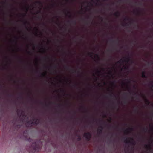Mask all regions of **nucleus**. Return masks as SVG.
<instances>
[{"label": "nucleus", "instance_id": "24", "mask_svg": "<svg viewBox=\"0 0 153 153\" xmlns=\"http://www.w3.org/2000/svg\"><path fill=\"white\" fill-rule=\"evenodd\" d=\"M32 121V120H29L27 121V123L28 124H30V125H31V122Z\"/></svg>", "mask_w": 153, "mask_h": 153}, {"label": "nucleus", "instance_id": "40", "mask_svg": "<svg viewBox=\"0 0 153 153\" xmlns=\"http://www.w3.org/2000/svg\"><path fill=\"white\" fill-rule=\"evenodd\" d=\"M127 87L128 88V91H129L130 90V88L128 86V85H127Z\"/></svg>", "mask_w": 153, "mask_h": 153}, {"label": "nucleus", "instance_id": "18", "mask_svg": "<svg viewBox=\"0 0 153 153\" xmlns=\"http://www.w3.org/2000/svg\"><path fill=\"white\" fill-rule=\"evenodd\" d=\"M148 65H151L153 64V62L152 61H151V62H148Z\"/></svg>", "mask_w": 153, "mask_h": 153}, {"label": "nucleus", "instance_id": "28", "mask_svg": "<svg viewBox=\"0 0 153 153\" xmlns=\"http://www.w3.org/2000/svg\"><path fill=\"white\" fill-rule=\"evenodd\" d=\"M124 69L126 70H128L129 69V68L128 67H126V66H125L124 67Z\"/></svg>", "mask_w": 153, "mask_h": 153}, {"label": "nucleus", "instance_id": "42", "mask_svg": "<svg viewBox=\"0 0 153 153\" xmlns=\"http://www.w3.org/2000/svg\"><path fill=\"white\" fill-rule=\"evenodd\" d=\"M15 38L16 39V41H15V43L16 44V40L17 38L16 37H15Z\"/></svg>", "mask_w": 153, "mask_h": 153}, {"label": "nucleus", "instance_id": "63", "mask_svg": "<svg viewBox=\"0 0 153 153\" xmlns=\"http://www.w3.org/2000/svg\"><path fill=\"white\" fill-rule=\"evenodd\" d=\"M134 88H135V86H134Z\"/></svg>", "mask_w": 153, "mask_h": 153}, {"label": "nucleus", "instance_id": "44", "mask_svg": "<svg viewBox=\"0 0 153 153\" xmlns=\"http://www.w3.org/2000/svg\"><path fill=\"white\" fill-rule=\"evenodd\" d=\"M115 42V41H114V40H111V42Z\"/></svg>", "mask_w": 153, "mask_h": 153}, {"label": "nucleus", "instance_id": "13", "mask_svg": "<svg viewBox=\"0 0 153 153\" xmlns=\"http://www.w3.org/2000/svg\"><path fill=\"white\" fill-rule=\"evenodd\" d=\"M128 130H129L130 131H132L133 130V128H130L126 130L125 131V132L127 133H128L129 132V131H128Z\"/></svg>", "mask_w": 153, "mask_h": 153}, {"label": "nucleus", "instance_id": "23", "mask_svg": "<svg viewBox=\"0 0 153 153\" xmlns=\"http://www.w3.org/2000/svg\"><path fill=\"white\" fill-rule=\"evenodd\" d=\"M96 56L97 57L98 59L99 60H100V57L97 54H96Z\"/></svg>", "mask_w": 153, "mask_h": 153}, {"label": "nucleus", "instance_id": "60", "mask_svg": "<svg viewBox=\"0 0 153 153\" xmlns=\"http://www.w3.org/2000/svg\"><path fill=\"white\" fill-rule=\"evenodd\" d=\"M82 108H85V107H83V106H82Z\"/></svg>", "mask_w": 153, "mask_h": 153}, {"label": "nucleus", "instance_id": "26", "mask_svg": "<svg viewBox=\"0 0 153 153\" xmlns=\"http://www.w3.org/2000/svg\"><path fill=\"white\" fill-rule=\"evenodd\" d=\"M60 91L61 92H62V93H64L65 92V91L63 89H61L60 90Z\"/></svg>", "mask_w": 153, "mask_h": 153}, {"label": "nucleus", "instance_id": "52", "mask_svg": "<svg viewBox=\"0 0 153 153\" xmlns=\"http://www.w3.org/2000/svg\"><path fill=\"white\" fill-rule=\"evenodd\" d=\"M96 80H97V79H98V77H96Z\"/></svg>", "mask_w": 153, "mask_h": 153}, {"label": "nucleus", "instance_id": "27", "mask_svg": "<svg viewBox=\"0 0 153 153\" xmlns=\"http://www.w3.org/2000/svg\"><path fill=\"white\" fill-rule=\"evenodd\" d=\"M148 130V128H143V131H147Z\"/></svg>", "mask_w": 153, "mask_h": 153}, {"label": "nucleus", "instance_id": "15", "mask_svg": "<svg viewBox=\"0 0 153 153\" xmlns=\"http://www.w3.org/2000/svg\"><path fill=\"white\" fill-rule=\"evenodd\" d=\"M88 54L91 57H92L93 54V52L88 53Z\"/></svg>", "mask_w": 153, "mask_h": 153}, {"label": "nucleus", "instance_id": "10", "mask_svg": "<svg viewBox=\"0 0 153 153\" xmlns=\"http://www.w3.org/2000/svg\"><path fill=\"white\" fill-rule=\"evenodd\" d=\"M70 22H71L73 24H74V25H76V23H77V21H76V20H73V21H68V23H69Z\"/></svg>", "mask_w": 153, "mask_h": 153}, {"label": "nucleus", "instance_id": "37", "mask_svg": "<svg viewBox=\"0 0 153 153\" xmlns=\"http://www.w3.org/2000/svg\"><path fill=\"white\" fill-rule=\"evenodd\" d=\"M127 80H128V82H129V83H130L131 80H130V79H128Z\"/></svg>", "mask_w": 153, "mask_h": 153}, {"label": "nucleus", "instance_id": "3", "mask_svg": "<svg viewBox=\"0 0 153 153\" xmlns=\"http://www.w3.org/2000/svg\"><path fill=\"white\" fill-rule=\"evenodd\" d=\"M124 142L126 143H128L133 146L135 145L136 144V142L134 139L130 137L127 139H126Z\"/></svg>", "mask_w": 153, "mask_h": 153}, {"label": "nucleus", "instance_id": "49", "mask_svg": "<svg viewBox=\"0 0 153 153\" xmlns=\"http://www.w3.org/2000/svg\"><path fill=\"white\" fill-rule=\"evenodd\" d=\"M111 118H110V120H108L109 122H110L111 121Z\"/></svg>", "mask_w": 153, "mask_h": 153}, {"label": "nucleus", "instance_id": "19", "mask_svg": "<svg viewBox=\"0 0 153 153\" xmlns=\"http://www.w3.org/2000/svg\"><path fill=\"white\" fill-rule=\"evenodd\" d=\"M67 13V14H69V17L71 18V12L69 11H68Z\"/></svg>", "mask_w": 153, "mask_h": 153}, {"label": "nucleus", "instance_id": "50", "mask_svg": "<svg viewBox=\"0 0 153 153\" xmlns=\"http://www.w3.org/2000/svg\"><path fill=\"white\" fill-rule=\"evenodd\" d=\"M65 67L66 68H69V67H67V66H66Z\"/></svg>", "mask_w": 153, "mask_h": 153}, {"label": "nucleus", "instance_id": "47", "mask_svg": "<svg viewBox=\"0 0 153 153\" xmlns=\"http://www.w3.org/2000/svg\"><path fill=\"white\" fill-rule=\"evenodd\" d=\"M118 43L119 42V40L118 39H117V41H116Z\"/></svg>", "mask_w": 153, "mask_h": 153}, {"label": "nucleus", "instance_id": "59", "mask_svg": "<svg viewBox=\"0 0 153 153\" xmlns=\"http://www.w3.org/2000/svg\"><path fill=\"white\" fill-rule=\"evenodd\" d=\"M126 25H128L127 24V23H126Z\"/></svg>", "mask_w": 153, "mask_h": 153}, {"label": "nucleus", "instance_id": "29", "mask_svg": "<svg viewBox=\"0 0 153 153\" xmlns=\"http://www.w3.org/2000/svg\"><path fill=\"white\" fill-rule=\"evenodd\" d=\"M135 112H138V108L137 107H136L135 109Z\"/></svg>", "mask_w": 153, "mask_h": 153}, {"label": "nucleus", "instance_id": "25", "mask_svg": "<svg viewBox=\"0 0 153 153\" xmlns=\"http://www.w3.org/2000/svg\"><path fill=\"white\" fill-rule=\"evenodd\" d=\"M34 121H33V118L32 119V121L31 123V125L34 124Z\"/></svg>", "mask_w": 153, "mask_h": 153}, {"label": "nucleus", "instance_id": "54", "mask_svg": "<svg viewBox=\"0 0 153 153\" xmlns=\"http://www.w3.org/2000/svg\"><path fill=\"white\" fill-rule=\"evenodd\" d=\"M43 25H44V26H45V24H44V23H43Z\"/></svg>", "mask_w": 153, "mask_h": 153}, {"label": "nucleus", "instance_id": "22", "mask_svg": "<svg viewBox=\"0 0 153 153\" xmlns=\"http://www.w3.org/2000/svg\"><path fill=\"white\" fill-rule=\"evenodd\" d=\"M81 137L80 136H78V137L77 138V140L79 141H80L81 140Z\"/></svg>", "mask_w": 153, "mask_h": 153}, {"label": "nucleus", "instance_id": "12", "mask_svg": "<svg viewBox=\"0 0 153 153\" xmlns=\"http://www.w3.org/2000/svg\"><path fill=\"white\" fill-rule=\"evenodd\" d=\"M145 147L149 150H150L151 149V147L150 145H145Z\"/></svg>", "mask_w": 153, "mask_h": 153}, {"label": "nucleus", "instance_id": "57", "mask_svg": "<svg viewBox=\"0 0 153 153\" xmlns=\"http://www.w3.org/2000/svg\"><path fill=\"white\" fill-rule=\"evenodd\" d=\"M36 30H38V29H37V28H36Z\"/></svg>", "mask_w": 153, "mask_h": 153}, {"label": "nucleus", "instance_id": "6", "mask_svg": "<svg viewBox=\"0 0 153 153\" xmlns=\"http://www.w3.org/2000/svg\"><path fill=\"white\" fill-rule=\"evenodd\" d=\"M33 121H34V124L37 125L39 122V120L37 118H33Z\"/></svg>", "mask_w": 153, "mask_h": 153}, {"label": "nucleus", "instance_id": "53", "mask_svg": "<svg viewBox=\"0 0 153 153\" xmlns=\"http://www.w3.org/2000/svg\"><path fill=\"white\" fill-rule=\"evenodd\" d=\"M134 42L135 43H136V42H137V41H136V40H135V41H134Z\"/></svg>", "mask_w": 153, "mask_h": 153}, {"label": "nucleus", "instance_id": "45", "mask_svg": "<svg viewBox=\"0 0 153 153\" xmlns=\"http://www.w3.org/2000/svg\"><path fill=\"white\" fill-rule=\"evenodd\" d=\"M19 98H22V97L21 96H20L19 97Z\"/></svg>", "mask_w": 153, "mask_h": 153}, {"label": "nucleus", "instance_id": "2", "mask_svg": "<svg viewBox=\"0 0 153 153\" xmlns=\"http://www.w3.org/2000/svg\"><path fill=\"white\" fill-rule=\"evenodd\" d=\"M125 59L123 60L122 59H121L119 61L117 62V63L118 64H121V63L123 62H127L131 61V63H134V61L131 59L130 57L128 56L127 57L125 58Z\"/></svg>", "mask_w": 153, "mask_h": 153}, {"label": "nucleus", "instance_id": "48", "mask_svg": "<svg viewBox=\"0 0 153 153\" xmlns=\"http://www.w3.org/2000/svg\"><path fill=\"white\" fill-rule=\"evenodd\" d=\"M129 93H130L131 94H132V92H131V91H129Z\"/></svg>", "mask_w": 153, "mask_h": 153}, {"label": "nucleus", "instance_id": "20", "mask_svg": "<svg viewBox=\"0 0 153 153\" xmlns=\"http://www.w3.org/2000/svg\"><path fill=\"white\" fill-rule=\"evenodd\" d=\"M36 3L38 4H39L42 5V3L40 1H37L36 2Z\"/></svg>", "mask_w": 153, "mask_h": 153}, {"label": "nucleus", "instance_id": "55", "mask_svg": "<svg viewBox=\"0 0 153 153\" xmlns=\"http://www.w3.org/2000/svg\"><path fill=\"white\" fill-rule=\"evenodd\" d=\"M4 4H6V2L5 1V2H4Z\"/></svg>", "mask_w": 153, "mask_h": 153}, {"label": "nucleus", "instance_id": "43", "mask_svg": "<svg viewBox=\"0 0 153 153\" xmlns=\"http://www.w3.org/2000/svg\"><path fill=\"white\" fill-rule=\"evenodd\" d=\"M112 85H114V82H113L112 83Z\"/></svg>", "mask_w": 153, "mask_h": 153}, {"label": "nucleus", "instance_id": "34", "mask_svg": "<svg viewBox=\"0 0 153 153\" xmlns=\"http://www.w3.org/2000/svg\"><path fill=\"white\" fill-rule=\"evenodd\" d=\"M101 72V71H99V70H97V73L98 74H99V73H100Z\"/></svg>", "mask_w": 153, "mask_h": 153}, {"label": "nucleus", "instance_id": "11", "mask_svg": "<svg viewBox=\"0 0 153 153\" xmlns=\"http://www.w3.org/2000/svg\"><path fill=\"white\" fill-rule=\"evenodd\" d=\"M110 92L111 94H110L109 96L111 97H116V96L111 91H110Z\"/></svg>", "mask_w": 153, "mask_h": 153}, {"label": "nucleus", "instance_id": "31", "mask_svg": "<svg viewBox=\"0 0 153 153\" xmlns=\"http://www.w3.org/2000/svg\"><path fill=\"white\" fill-rule=\"evenodd\" d=\"M129 18H125L124 19V20H129Z\"/></svg>", "mask_w": 153, "mask_h": 153}, {"label": "nucleus", "instance_id": "33", "mask_svg": "<svg viewBox=\"0 0 153 153\" xmlns=\"http://www.w3.org/2000/svg\"><path fill=\"white\" fill-rule=\"evenodd\" d=\"M22 16L23 17H25L26 16V14L25 13V14H22Z\"/></svg>", "mask_w": 153, "mask_h": 153}, {"label": "nucleus", "instance_id": "41", "mask_svg": "<svg viewBox=\"0 0 153 153\" xmlns=\"http://www.w3.org/2000/svg\"><path fill=\"white\" fill-rule=\"evenodd\" d=\"M151 130L152 131H153V128L152 127L151 128Z\"/></svg>", "mask_w": 153, "mask_h": 153}, {"label": "nucleus", "instance_id": "8", "mask_svg": "<svg viewBox=\"0 0 153 153\" xmlns=\"http://www.w3.org/2000/svg\"><path fill=\"white\" fill-rule=\"evenodd\" d=\"M146 72L145 71H143L142 73V77L143 78H147V75H146Z\"/></svg>", "mask_w": 153, "mask_h": 153}, {"label": "nucleus", "instance_id": "14", "mask_svg": "<svg viewBox=\"0 0 153 153\" xmlns=\"http://www.w3.org/2000/svg\"><path fill=\"white\" fill-rule=\"evenodd\" d=\"M149 85L151 86L152 88L153 87V81H152L150 82V83L149 84Z\"/></svg>", "mask_w": 153, "mask_h": 153}, {"label": "nucleus", "instance_id": "4", "mask_svg": "<svg viewBox=\"0 0 153 153\" xmlns=\"http://www.w3.org/2000/svg\"><path fill=\"white\" fill-rule=\"evenodd\" d=\"M92 136L91 134L89 132L85 133L84 134V137L86 139L87 141H89Z\"/></svg>", "mask_w": 153, "mask_h": 153}, {"label": "nucleus", "instance_id": "38", "mask_svg": "<svg viewBox=\"0 0 153 153\" xmlns=\"http://www.w3.org/2000/svg\"><path fill=\"white\" fill-rule=\"evenodd\" d=\"M71 71H74L75 72H76V70H74L73 69H71Z\"/></svg>", "mask_w": 153, "mask_h": 153}, {"label": "nucleus", "instance_id": "61", "mask_svg": "<svg viewBox=\"0 0 153 153\" xmlns=\"http://www.w3.org/2000/svg\"><path fill=\"white\" fill-rule=\"evenodd\" d=\"M27 28V30H28V28H27H27Z\"/></svg>", "mask_w": 153, "mask_h": 153}, {"label": "nucleus", "instance_id": "21", "mask_svg": "<svg viewBox=\"0 0 153 153\" xmlns=\"http://www.w3.org/2000/svg\"><path fill=\"white\" fill-rule=\"evenodd\" d=\"M141 13L140 12L138 11L137 10V14L138 15H140Z\"/></svg>", "mask_w": 153, "mask_h": 153}, {"label": "nucleus", "instance_id": "64", "mask_svg": "<svg viewBox=\"0 0 153 153\" xmlns=\"http://www.w3.org/2000/svg\"><path fill=\"white\" fill-rule=\"evenodd\" d=\"M54 67H55V68H56V66H54Z\"/></svg>", "mask_w": 153, "mask_h": 153}, {"label": "nucleus", "instance_id": "17", "mask_svg": "<svg viewBox=\"0 0 153 153\" xmlns=\"http://www.w3.org/2000/svg\"><path fill=\"white\" fill-rule=\"evenodd\" d=\"M23 22L24 24L25 25H26L27 24H29V23L27 21H23Z\"/></svg>", "mask_w": 153, "mask_h": 153}, {"label": "nucleus", "instance_id": "35", "mask_svg": "<svg viewBox=\"0 0 153 153\" xmlns=\"http://www.w3.org/2000/svg\"><path fill=\"white\" fill-rule=\"evenodd\" d=\"M40 12H41V11H40V10L38 11L37 12V13H36V14H38V13H40Z\"/></svg>", "mask_w": 153, "mask_h": 153}, {"label": "nucleus", "instance_id": "30", "mask_svg": "<svg viewBox=\"0 0 153 153\" xmlns=\"http://www.w3.org/2000/svg\"><path fill=\"white\" fill-rule=\"evenodd\" d=\"M25 8L26 9V11L27 12V11H28V10H29L28 7H25Z\"/></svg>", "mask_w": 153, "mask_h": 153}, {"label": "nucleus", "instance_id": "5", "mask_svg": "<svg viewBox=\"0 0 153 153\" xmlns=\"http://www.w3.org/2000/svg\"><path fill=\"white\" fill-rule=\"evenodd\" d=\"M102 126H100L99 127V128L98 129V133L97 134L99 135L100 134H101L102 133Z\"/></svg>", "mask_w": 153, "mask_h": 153}, {"label": "nucleus", "instance_id": "7", "mask_svg": "<svg viewBox=\"0 0 153 153\" xmlns=\"http://www.w3.org/2000/svg\"><path fill=\"white\" fill-rule=\"evenodd\" d=\"M141 95L143 97L145 98V102L146 103V104H147L148 105H149L150 103V102H149V100L146 98V97L144 95H143L142 94H141Z\"/></svg>", "mask_w": 153, "mask_h": 153}, {"label": "nucleus", "instance_id": "32", "mask_svg": "<svg viewBox=\"0 0 153 153\" xmlns=\"http://www.w3.org/2000/svg\"><path fill=\"white\" fill-rule=\"evenodd\" d=\"M109 74L111 75H112V72L111 71H110L109 72Z\"/></svg>", "mask_w": 153, "mask_h": 153}, {"label": "nucleus", "instance_id": "58", "mask_svg": "<svg viewBox=\"0 0 153 153\" xmlns=\"http://www.w3.org/2000/svg\"><path fill=\"white\" fill-rule=\"evenodd\" d=\"M30 138H29V139H28V140H30Z\"/></svg>", "mask_w": 153, "mask_h": 153}, {"label": "nucleus", "instance_id": "36", "mask_svg": "<svg viewBox=\"0 0 153 153\" xmlns=\"http://www.w3.org/2000/svg\"><path fill=\"white\" fill-rule=\"evenodd\" d=\"M123 103L124 104H126L127 103V101L126 100H125L124 101Z\"/></svg>", "mask_w": 153, "mask_h": 153}, {"label": "nucleus", "instance_id": "1", "mask_svg": "<svg viewBox=\"0 0 153 153\" xmlns=\"http://www.w3.org/2000/svg\"><path fill=\"white\" fill-rule=\"evenodd\" d=\"M42 142L40 140H36L33 143L30 149V152L34 153L39 151L41 148Z\"/></svg>", "mask_w": 153, "mask_h": 153}, {"label": "nucleus", "instance_id": "56", "mask_svg": "<svg viewBox=\"0 0 153 153\" xmlns=\"http://www.w3.org/2000/svg\"><path fill=\"white\" fill-rule=\"evenodd\" d=\"M76 85H76H76H74V86H76Z\"/></svg>", "mask_w": 153, "mask_h": 153}, {"label": "nucleus", "instance_id": "51", "mask_svg": "<svg viewBox=\"0 0 153 153\" xmlns=\"http://www.w3.org/2000/svg\"><path fill=\"white\" fill-rule=\"evenodd\" d=\"M28 53L29 54H30V53H31V52H29V51H28Z\"/></svg>", "mask_w": 153, "mask_h": 153}, {"label": "nucleus", "instance_id": "16", "mask_svg": "<svg viewBox=\"0 0 153 153\" xmlns=\"http://www.w3.org/2000/svg\"><path fill=\"white\" fill-rule=\"evenodd\" d=\"M41 75L42 76L46 77V72H45L44 73H42L41 74Z\"/></svg>", "mask_w": 153, "mask_h": 153}, {"label": "nucleus", "instance_id": "9", "mask_svg": "<svg viewBox=\"0 0 153 153\" xmlns=\"http://www.w3.org/2000/svg\"><path fill=\"white\" fill-rule=\"evenodd\" d=\"M114 15L117 17H118L120 15V13L118 11H117L114 13Z\"/></svg>", "mask_w": 153, "mask_h": 153}, {"label": "nucleus", "instance_id": "62", "mask_svg": "<svg viewBox=\"0 0 153 153\" xmlns=\"http://www.w3.org/2000/svg\"><path fill=\"white\" fill-rule=\"evenodd\" d=\"M137 27H138V25H137Z\"/></svg>", "mask_w": 153, "mask_h": 153}, {"label": "nucleus", "instance_id": "39", "mask_svg": "<svg viewBox=\"0 0 153 153\" xmlns=\"http://www.w3.org/2000/svg\"><path fill=\"white\" fill-rule=\"evenodd\" d=\"M100 19H101V20L102 21H103V18L102 17H100Z\"/></svg>", "mask_w": 153, "mask_h": 153}, {"label": "nucleus", "instance_id": "46", "mask_svg": "<svg viewBox=\"0 0 153 153\" xmlns=\"http://www.w3.org/2000/svg\"><path fill=\"white\" fill-rule=\"evenodd\" d=\"M8 96L9 97H11L12 96V95L11 94H9L8 95Z\"/></svg>", "mask_w": 153, "mask_h": 153}]
</instances>
